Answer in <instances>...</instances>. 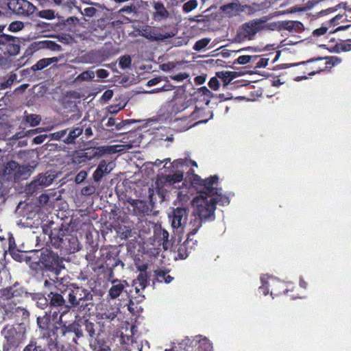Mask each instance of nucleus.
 <instances>
[{
  "label": "nucleus",
  "mask_w": 351,
  "mask_h": 351,
  "mask_svg": "<svg viewBox=\"0 0 351 351\" xmlns=\"http://www.w3.org/2000/svg\"><path fill=\"white\" fill-rule=\"evenodd\" d=\"M24 260L36 274L53 276L56 279L65 269L64 258L49 248L32 251Z\"/></svg>",
  "instance_id": "nucleus-1"
},
{
  "label": "nucleus",
  "mask_w": 351,
  "mask_h": 351,
  "mask_svg": "<svg viewBox=\"0 0 351 351\" xmlns=\"http://www.w3.org/2000/svg\"><path fill=\"white\" fill-rule=\"evenodd\" d=\"M189 171L192 173L191 183L198 193L208 195L215 206L217 204L221 206L230 204L229 197L221 193V189L214 186V184H216L219 180L217 175L211 176L206 179H202L197 174H195L193 169Z\"/></svg>",
  "instance_id": "nucleus-2"
},
{
  "label": "nucleus",
  "mask_w": 351,
  "mask_h": 351,
  "mask_svg": "<svg viewBox=\"0 0 351 351\" xmlns=\"http://www.w3.org/2000/svg\"><path fill=\"white\" fill-rule=\"evenodd\" d=\"M50 242L55 248L65 254H72L80 250V243L68 228H54L49 234Z\"/></svg>",
  "instance_id": "nucleus-3"
},
{
  "label": "nucleus",
  "mask_w": 351,
  "mask_h": 351,
  "mask_svg": "<svg viewBox=\"0 0 351 351\" xmlns=\"http://www.w3.org/2000/svg\"><path fill=\"white\" fill-rule=\"evenodd\" d=\"M62 293L67 299L70 308L77 307L80 309L90 311L89 306H93V295L90 291L82 287H75L71 284L67 286Z\"/></svg>",
  "instance_id": "nucleus-4"
},
{
  "label": "nucleus",
  "mask_w": 351,
  "mask_h": 351,
  "mask_svg": "<svg viewBox=\"0 0 351 351\" xmlns=\"http://www.w3.org/2000/svg\"><path fill=\"white\" fill-rule=\"evenodd\" d=\"M32 173L29 165H20L14 160H9L0 165V182H17L27 180Z\"/></svg>",
  "instance_id": "nucleus-5"
},
{
  "label": "nucleus",
  "mask_w": 351,
  "mask_h": 351,
  "mask_svg": "<svg viewBox=\"0 0 351 351\" xmlns=\"http://www.w3.org/2000/svg\"><path fill=\"white\" fill-rule=\"evenodd\" d=\"M199 195L194 197L192 204L194 207V213L204 219L206 221H214L215 219V211L216 207L212 202L208 195L199 193Z\"/></svg>",
  "instance_id": "nucleus-6"
},
{
  "label": "nucleus",
  "mask_w": 351,
  "mask_h": 351,
  "mask_svg": "<svg viewBox=\"0 0 351 351\" xmlns=\"http://www.w3.org/2000/svg\"><path fill=\"white\" fill-rule=\"evenodd\" d=\"M116 151L112 146L90 147L75 152L73 160L76 164H84L93 159H98L105 154H111Z\"/></svg>",
  "instance_id": "nucleus-7"
},
{
  "label": "nucleus",
  "mask_w": 351,
  "mask_h": 351,
  "mask_svg": "<svg viewBox=\"0 0 351 351\" xmlns=\"http://www.w3.org/2000/svg\"><path fill=\"white\" fill-rule=\"evenodd\" d=\"M6 326L1 333L6 339L3 345V351H21L20 345L25 339V331L18 326Z\"/></svg>",
  "instance_id": "nucleus-8"
},
{
  "label": "nucleus",
  "mask_w": 351,
  "mask_h": 351,
  "mask_svg": "<svg viewBox=\"0 0 351 351\" xmlns=\"http://www.w3.org/2000/svg\"><path fill=\"white\" fill-rule=\"evenodd\" d=\"M23 351H66L55 337H38L32 339Z\"/></svg>",
  "instance_id": "nucleus-9"
},
{
  "label": "nucleus",
  "mask_w": 351,
  "mask_h": 351,
  "mask_svg": "<svg viewBox=\"0 0 351 351\" xmlns=\"http://www.w3.org/2000/svg\"><path fill=\"white\" fill-rule=\"evenodd\" d=\"M104 257V267L101 269V271L98 274H106L108 279L111 280L114 278V271L117 268L120 270L124 269L125 264L120 260L119 252L117 251H108L101 254Z\"/></svg>",
  "instance_id": "nucleus-10"
},
{
  "label": "nucleus",
  "mask_w": 351,
  "mask_h": 351,
  "mask_svg": "<svg viewBox=\"0 0 351 351\" xmlns=\"http://www.w3.org/2000/svg\"><path fill=\"white\" fill-rule=\"evenodd\" d=\"M49 302V313L51 315L52 317L56 318L58 313H60V319L62 315L66 313L70 308L69 303L64 299L65 295L62 293H54L50 291L47 294Z\"/></svg>",
  "instance_id": "nucleus-11"
},
{
  "label": "nucleus",
  "mask_w": 351,
  "mask_h": 351,
  "mask_svg": "<svg viewBox=\"0 0 351 351\" xmlns=\"http://www.w3.org/2000/svg\"><path fill=\"white\" fill-rule=\"evenodd\" d=\"M179 348L184 351H213L212 343L201 336H195L192 339L186 337L179 343Z\"/></svg>",
  "instance_id": "nucleus-12"
},
{
  "label": "nucleus",
  "mask_w": 351,
  "mask_h": 351,
  "mask_svg": "<svg viewBox=\"0 0 351 351\" xmlns=\"http://www.w3.org/2000/svg\"><path fill=\"white\" fill-rule=\"evenodd\" d=\"M138 34L145 37L150 41L165 40L169 38L174 37L177 34V31H171L164 34L160 33L154 27L148 25L147 24L140 26L139 28H136Z\"/></svg>",
  "instance_id": "nucleus-13"
},
{
  "label": "nucleus",
  "mask_w": 351,
  "mask_h": 351,
  "mask_svg": "<svg viewBox=\"0 0 351 351\" xmlns=\"http://www.w3.org/2000/svg\"><path fill=\"white\" fill-rule=\"evenodd\" d=\"M265 23H243L237 30L234 40L242 43L246 40H252L255 34L266 27Z\"/></svg>",
  "instance_id": "nucleus-14"
},
{
  "label": "nucleus",
  "mask_w": 351,
  "mask_h": 351,
  "mask_svg": "<svg viewBox=\"0 0 351 351\" xmlns=\"http://www.w3.org/2000/svg\"><path fill=\"white\" fill-rule=\"evenodd\" d=\"M7 5L14 13L25 16H34L37 8L27 0H8Z\"/></svg>",
  "instance_id": "nucleus-15"
},
{
  "label": "nucleus",
  "mask_w": 351,
  "mask_h": 351,
  "mask_svg": "<svg viewBox=\"0 0 351 351\" xmlns=\"http://www.w3.org/2000/svg\"><path fill=\"white\" fill-rule=\"evenodd\" d=\"M20 41L14 36L7 34H0V50L3 51L4 54L9 56H16L20 51Z\"/></svg>",
  "instance_id": "nucleus-16"
},
{
  "label": "nucleus",
  "mask_w": 351,
  "mask_h": 351,
  "mask_svg": "<svg viewBox=\"0 0 351 351\" xmlns=\"http://www.w3.org/2000/svg\"><path fill=\"white\" fill-rule=\"evenodd\" d=\"M51 315L49 311L45 312V315L37 318V324L39 328V337H55L56 329L58 326L51 323Z\"/></svg>",
  "instance_id": "nucleus-17"
},
{
  "label": "nucleus",
  "mask_w": 351,
  "mask_h": 351,
  "mask_svg": "<svg viewBox=\"0 0 351 351\" xmlns=\"http://www.w3.org/2000/svg\"><path fill=\"white\" fill-rule=\"evenodd\" d=\"M195 26L187 27L184 26L183 27L174 28L172 31H177V34L174 36L175 37L172 40V44L176 47H180L188 44L189 39L195 36Z\"/></svg>",
  "instance_id": "nucleus-18"
},
{
  "label": "nucleus",
  "mask_w": 351,
  "mask_h": 351,
  "mask_svg": "<svg viewBox=\"0 0 351 351\" xmlns=\"http://www.w3.org/2000/svg\"><path fill=\"white\" fill-rule=\"evenodd\" d=\"M220 8L223 13L228 17L240 15L242 13L250 14L252 12V9L250 6L247 5H242L238 1L223 5L221 6Z\"/></svg>",
  "instance_id": "nucleus-19"
},
{
  "label": "nucleus",
  "mask_w": 351,
  "mask_h": 351,
  "mask_svg": "<svg viewBox=\"0 0 351 351\" xmlns=\"http://www.w3.org/2000/svg\"><path fill=\"white\" fill-rule=\"evenodd\" d=\"M27 291L25 289L18 283H15L13 286L7 287L1 289L0 294L3 299H13L14 300L22 301L27 296Z\"/></svg>",
  "instance_id": "nucleus-20"
},
{
  "label": "nucleus",
  "mask_w": 351,
  "mask_h": 351,
  "mask_svg": "<svg viewBox=\"0 0 351 351\" xmlns=\"http://www.w3.org/2000/svg\"><path fill=\"white\" fill-rule=\"evenodd\" d=\"M189 209L186 207H178L174 208L172 213L169 215L171 221L173 228H182L186 223Z\"/></svg>",
  "instance_id": "nucleus-21"
},
{
  "label": "nucleus",
  "mask_w": 351,
  "mask_h": 351,
  "mask_svg": "<svg viewBox=\"0 0 351 351\" xmlns=\"http://www.w3.org/2000/svg\"><path fill=\"white\" fill-rule=\"evenodd\" d=\"M69 328V324L66 326L65 324H60L58 328L56 329L55 338L60 337L62 341L66 342L70 346L78 345V341H76L73 330Z\"/></svg>",
  "instance_id": "nucleus-22"
},
{
  "label": "nucleus",
  "mask_w": 351,
  "mask_h": 351,
  "mask_svg": "<svg viewBox=\"0 0 351 351\" xmlns=\"http://www.w3.org/2000/svg\"><path fill=\"white\" fill-rule=\"evenodd\" d=\"M119 313V308L114 307L111 304H101L97 308L96 317L97 319H106L108 322L113 320Z\"/></svg>",
  "instance_id": "nucleus-23"
},
{
  "label": "nucleus",
  "mask_w": 351,
  "mask_h": 351,
  "mask_svg": "<svg viewBox=\"0 0 351 351\" xmlns=\"http://www.w3.org/2000/svg\"><path fill=\"white\" fill-rule=\"evenodd\" d=\"M5 300L4 303V309L7 313H12L16 314H21L23 318L29 317L28 311L23 306H20L22 304V301L14 300L13 299H3Z\"/></svg>",
  "instance_id": "nucleus-24"
},
{
  "label": "nucleus",
  "mask_w": 351,
  "mask_h": 351,
  "mask_svg": "<svg viewBox=\"0 0 351 351\" xmlns=\"http://www.w3.org/2000/svg\"><path fill=\"white\" fill-rule=\"evenodd\" d=\"M97 251V247L91 246L86 254V259L88 262L92 269L95 273L98 274V272L101 271V269L104 267V263H102V261L97 256L96 254Z\"/></svg>",
  "instance_id": "nucleus-25"
},
{
  "label": "nucleus",
  "mask_w": 351,
  "mask_h": 351,
  "mask_svg": "<svg viewBox=\"0 0 351 351\" xmlns=\"http://www.w3.org/2000/svg\"><path fill=\"white\" fill-rule=\"evenodd\" d=\"M197 240L187 237L186 241L178 247L177 252L178 258L182 260L186 258L193 248L197 245Z\"/></svg>",
  "instance_id": "nucleus-26"
},
{
  "label": "nucleus",
  "mask_w": 351,
  "mask_h": 351,
  "mask_svg": "<svg viewBox=\"0 0 351 351\" xmlns=\"http://www.w3.org/2000/svg\"><path fill=\"white\" fill-rule=\"evenodd\" d=\"M80 322H82V326H84V330L88 333L90 340L101 335V334L104 332L101 328L97 330V324H98L99 326L104 327V322L101 323V322H98L97 324H95L87 319Z\"/></svg>",
  "instance_id": "nucleus-27"
},
{
  "label": "nucleus",
  "mask_w": 351,
  "mask_h": 351,
  "mask_svg": "<svg viewBox=\"0 0 351 351\" xmlns=\"http://www.w3.org/2000/svg\"><path fill=\"white\" fill-rule=\"evenodd\" d=\"M261 281L262 285L259 287L260 292H262L263 294L267 295L269 292V288H271V295H274V286L279 284L278 280L273 277H269L267 275H263L261 276Z\"/></svg>",
  "instance_id": "nucleus-28"
},
{
  "label": "nucleus",
  "mask_w": 351,
  "mask_h": 351,
  "mask_svg": "<svg viewBox=\"0 0 351 351\" xmlns=\"http://www.w3.org/2000/svg\"><path fill=\"white\" fill-rule=\"evenodd\" d=\"M206 113V110L204 108H199L197 107H195V109L190 112L189 117L192 121L197 120L194 123H191L187 128H190L192 126H194L195 125L199 124V123H206L212 117L210 115L209 117H204V114Z\"/></svg>",
  "instance_id": "nucleus-29"
},
{
  "label": "nucleus",
  "mask_w": 351,
  "mask_h": 351,
  "mask_svg": "<svg viewBox=\"0 0 351 351\" xmlns=\"http://www.w3.org/2000/svg\"><path fill=\"white\" fill-rule=\"evenodd\" d=\"M121 343L125 351H142L141 343L134 340L132 337L121 335Z\"/></svg>",
  "instance_id": "nucleus-30"
},
{
  "label": "nucleus",
  "mask_w": 351,
  "mask_h": 351,
  "mask_svg": "<svg viewBox=\"0 0 351 351\" xmlns=\"http://www.w3.org/2000/svg\"><path fill=\"white\" fill-rule=\"evenodd\" d=\"M110 280L112 282V286L108 291V295L112 299H116L123 293L125 285H128V284L125 280L121 281L114 278Z\"/></svg>",
  "instance_id": "nucleus-31"
},
{
  "label": "nucleus",
  "mask_w": 351,
  "mask_h": 351,
  "mask_svg": "<svg viewBox=\"0 0 351 351\" xmlns=\"http://www.w3.org/2000/svg\"><path fill=\"white\" fill-rule=\"evenodd\" d=\"M152 7L154 9L153 18L155 21H162L167 19L169 16V12L167 10L162 3L154 1L152 3Z\"/></svg>",
  "instance_id": "nucleus-32"
},
{
  "label": "nucleus",
  "mask_w": 351,
  "mask_h": 351,
  "mask_svg": "<svg viewBox=\"0 0 351 351\" xmlns=\"http://www.w3.org/2000/svg\"><path fill=\"white\" fill-rule=\"evenodd\" d=\"M204 221L201 217L197 216L196 214L193 213L192 215V218L189 224V231L187 234V237L190 238H193V236L197 232L199 229L202 226V222Z\"/></svg>",
  "instance_id": "nucleus-33"
},
{
  "label": "nucleus",
  "mask_w": 351,
  "mask_h": 351,
  "mask_svg": "<svg viewBox=\"0 0 351 351\" xmlns=\"http://www.w3.org/2000/svg\"><path fill=\"white\" fill-rule=\"evenodd\" d=\"M149 276L147 274H138L137 278L133 280V285L135 286L136 293L141 295V291L144 290L149 285Z\"/></svg>",
  "instance_id": "nucleus-34"
},
{
  "label": "nucleus",
  "mask_w": 351,
  "mask_h": 351,
  "mask_svg": "<svg viewBox=\"0 0 351 351\" xmlns=\"http://www.w3.org/2000/svg\"><path fill=\"white\" fill-rule=\"evenodd\" d=\"M90 347L93 351H110L108 342L101 335L89 341Z\"/></svg>",
  "instance_id": "nucleus-35"
},
{
  "label": "nucleus",
  "mask_w": 351,
  "mask_h": 351,
  "mask_svg": "<svg viewBox=\"0 0 351 351\" xmlns=\"http://www.w3.org/2000/svg\"><path fill=\"white\" fill-rule=\"evenodd\" d=\"M109 173L110 170L108 169V164L106 161L105 160H101L93 174V179L95 182H99L105 175Z\"/></svg>",
  "instance_id": "nucleus-36"
},
{
  "label": "nucleus",
  "mask_w": 351,
  "mask_h": 351,
  "mask_svg": "<svg viewBox=\"0 0 351 351\" xmlns=\"http://www.w3.org/2000/svg\"><path fill=\"white\" fill-rule=\"evenodd\" d=\"M169 269L158 268L154 270L156 280L158 282L169 284L173 280V277L169 275Z\"/></svg>",
  "instance_id": "nucleus-37"
},
{
  "label": "nucleus",
  "mask_w": 351,
  "mask_h": 351,
  "mask_svg": "<svg viewBox=\"0 0 351 351\" xmlns=\"http://www.w3.org/2000/svg\"><path fill=\"white\" fill-rule=\"evenodd\" d=\"M130 204L133 208V214L134 215H141L148 211V206L144 201L134 199Z\"/></svg>",
  "instance_id": "nucleus-38"
},
{
  "label": "nucleus",
  "mask_w": 351,
  "mask_h": 351,
  "mask_svg": "<svg viewBox=\"0 0 351 351\" xmlns=\"http://www.w3.org/2000/svg\"><path fill=\"white\" fill-rule=\"evenodd\" d=\"M169 232L163 230L161 232V239H162V246L165 250H174L173 247L176 245V241H177L176 238L171 237V239H169ZM180 241V238L178 239V243Z\"/></svg>",
  "instance_id": "nucleus-39"
},
{
  "label": "nucleus",
  "mask_w": 351,
  "mask_h": 351,
  "mask_svg": "<svg viewBox=\"0 0 351 351\" xmlns=\"http://www.w3.org/2000/svg\"><path fill=\"white\" fill-rule=\"evenodd\" d=\"M182 172H176L172 175H167L161 178V181L168 187L171 188L176 183L180 182L183 179Z\"/></svg>",
  "instance_id": "nucleus-40"
},
{
  "label": "nucleus",
  "mask_w": 351,
  "mask_h": 351,
  "mask_svg": "<svg viewBox=\"0 0 351 351\" xmlns=\"http://www.w3.org/2000/svg\"><path fill=\"white\" fill-rule=\"evenodd\" d=\"M216 76L220 78L223 82V86L228 85L232 80L239 76V73L237 71H218L216 73Z\"/></svg>",
  "instance_id": "nucleus-41"
},
{
  "label": "nucleus",
  "mask_w": 351,
  "mask_h": 351,
  "mask_svg": "<svg viewBox=\"0 0 351 351\" xmlns=\"http://www.w3.org/2000/svg\"><path fill=\"white\" fill-rule=\"evenodd\" d=\"M58 62V58L56 57L53 58H43L38 60L35 64H34L30 70L33 71L42 70L52 63H57Z\"/></svg>",
  "instance_id": "nucleus-42"
},
{
  "label": "nucleus",
  "mask_w": 351,
  "mask_h": 351,
  "mask_svg": "<svg viewBox=\"0 0 351 351\" xmlns=\"http://www.w3.org/2000/svg\"><path fill=\"white\" fill-rule=\"evenodd\" d=\"M82 132L83 129L81 128H75L72 130L69 129L67 135L63 139V142L66 144L75 143V139L82 134Z\"/></svg>",
  "instance_id": "nucleus-43"
},
{
  "label": "nucleus",
  "mask_w": 351,
  "mask_h": 351,
  "mask_svg": "<svg viewBox=\"0 0 351 351\" xmlns=\"http://www.w3.org/2000/svg\"><path fill=\"white\" fill-rule=\"evenodd\" d=\"M156 190L158 194L160 196L162 200H165L166 198L169 197V188L161 181V178L156 180Z\"/></svg>",
  "instance_id": "nucleus-44"
},
{
  "label": "nucleus",
  "mask_w": 351,
  "mask_h": 351,
  "mask_svg": "<svg viewBox=\"0 0 351 351\" xmlns=\"http://www.w3.org/2000/svg\"><path fill=\"white\" fill-rule=\"evenodd\" d=\"M187 108L188 107L184 101L181 99H176L173 102L171 105V113L176 114L178 112H181Z\"/></svg>",
  "instance_id": "nucleus-45"
},
{
  "label": "nucleus",
  "mask_w": 351,
  "mask_h": 351,
  "mask_svg": "<svg viewBox=\"0 0 351 351\" xmlns=\"http://www.w3.org/2000/svg\"><path fill=\"white\" fill-rule=\"evenodd\" d=\"M69 328L73 330L74 337L76 341L84 337L83 330L82 326L77 322H73L69 324Z\"/></svg>",
  "instance_id": "nucleus-46"
},
{
  "label": "nucleus",
  "mask_w": 351,
  "mask_h": 351,
  "mask_svg": "<svg viewBox=\"0 0 351 351\" xmlns=\"http://www.w3.org/2000/svg\"><path fill=\"white\" fill-rule=\"evenodd\" d=\"M25 121L29 124L30 126L34 127L38 125L41 121V117L38 114H30L24 116Z\"/></svg>",
  "instance_id": "nucleus-47"
},
{
  "label": "nucleus",
  "mask_w": 351,
  "mask_h": 351,
  "mask_svg": "<svg viewBox=\"0 0 351 351\" xmlns=\"http://www.w3.org/2000/svg\"><path fill=\"white\" fill-rule=\"evenodd\" d=\"M198 94L200 96L203 97V101L205 102L206 105L209 104L210 99L213 96V93L210 90H208L206 86H202L199 88L198 90Z\"/></svg>",
  "instance_id": "nucleus-48"
},
{
  "label": "nucleus",
  "mask_w": 351,
  "mask_h": 351,
  "mask_svg": "<svg viewBox=\"0 0 351 351\" xmlns=\"http://www.w3.org/2000/svg\"><path fill=\"white\" fill-rule=\"evenodd\" d=\"M259 58L258 56L243 55L238 57L234 62V64H245L250 62H254Z\"/></svg>",
  "instance_id": "nucleus-49"
},
{
  "label": "nucleus",
  "mask_w": 351,
  "mask_h": 351,
  "mask_svg": "<svg viewBox=\"0 0 351 351\" xmlns=\"http://www.w3.org/2000/svg\"><path fill=\"white\" fill-rule=\"evenodd\" d=\"M34 16H39L40 18L52 20L55 19V12L53 10H43L38 11L34 13Z\"/></svg>",
  "instance_id": "nucleus-50"
},
{
  "label": "nucleus",
  "mask_w": 351,
  "mask_h": 351,
  "mask_svg": "<svg viewBox=\"0 0 351 351\" xmlns=\"http://www.w3.org/2000/svg\"><path fill=\"white\" fill-rule=\"evenodd\" d=\"M211 39L208 38H204L198 40L194 44L193 49L196 51H200L204 49L210 42Z\"/></svg>",
  "instance_id": "nucleus-51"
},
{
  "label": "nucleus",
  "mask_w": 351,
  "mask_h": 351,
  "mask_svg": "<svg viewBox=\"0 0 351 351\" xmlns=\"http://www.w3.org/2000/svg\"><path fill=\"white\" fill-rule=\"evenodd\" d=\"M132 60L130 56L125 55L119 58V64L123 69H128L130 66Z\"/></svg>",
  "instance_id": "nucleus-52"
},
{
  "label": "nucleus",
  "mask_w": 351,
  "mask_h": 351,
  "mask_svg": "<svg viewBox=\"0 0 351 351\" xmlns=\"http://www.w3.org/2000/svg\"><path fill=\"white\" fill-rule=\"evenodd\" d=\"M197 5V0H189L183 5L182 10L185 12H189L195 9Z\"/></svg>",
  "instance_id": "nucleus-53"
},
{
  "label": "nucleus",
  "mask_w": 351,
  "mask_h": 351,
  "mask_svg": "<svg viewBox=\"0 0 351 351\" xmlns=\"http://www.w3.org/2000/svg\"><path fill=\"white\" fill-rule=\"evenodd\" d=\"M69 128L60 130L51 134V138L56 141H62L66 136Z\"/></svg>",
  "instance_id": "nucleus-54"
},
{
  "label": "nucleus",
  "mask_w": 351,
  "mask_h": 351,
  "mask_svg": "<svg viewBox=\"0 0 351 351\" xmlns=\"http://www.w3.org/2000/svg\"><path fill=\"white\" fill-rule=\"evenodd\" d=\"M54 178L51 176V175L46 176H40L38 181L40 182V185H43L44 186H49L53 181Z\"/></svg>",
  "instance_id": "nucleus-55"
},
{
  "label": "nucleus",
  "mask_w": 351,
  "mask_h": 351,
  "mask_svg": "<svg viewBox=\"0 0 351 351\" xmlns=\"http://www.w3.org/2000/svg\"><path fill=\"white\" fill-rule=\"evenodd\" d=\"M117 232L120 234L122 239H127L131 236L132 229L130 227L124 226V228H122V227L120 226Z\"/></svg>",
  "instance_id": "nucleus-56"
},
{
  "label": "nucleus",
  "mask_w": 351,
  "mask_h": 351,
  "mask_svg": "<svg viewBox=\"0 0 351 351\" xmlns=\"http://www.w3.org/2000/svg\"><path fill=\"white\" fill-rule=\"evenodd\" d=\"M36 306L42 309H45L47 307L49 308V298L39 297L36 301Z\"/></svg>",
  "instance_id": "nucleus-57"
},
{
  "label": "nucleus",
  "mask_w": 351,
  "mask_h": 351,
  "mask_svg": "<svg viewBox=\"0 0 351 351\" xmlns=\"http://www.w3.org/2000/svg\"><path fill=\"white\" fill-rule=\"evenodd\" d=\"M174 86L170 84L169 82H167L165 85H163L161 88H156L153 89L151 93H159L160 91H169L171 90L174 88Z\"/></svg>",
  "instance_id": "nucleus-58"
},
{
  "label": "nucleus",
  "mask_w": 351,
  "mask_h": 351,
  "mask_svg": "<svg viewBox=\"0 0 351 351\" xmlns=\"http://www.w3.org/2000/svg\"><path fill=\"white\" fill-rule=\"evenodd\" d=\"M95 186L93 185H88L83 187L81 190V193L83 195L89 196L95 193Z\"/></svg>",
  "instance_id": "nucleus-59"
},
{
  "label": "nucleus",
  "mask_w": 351,
  "mask_h": 351,
  "mask_svg": "<svg viewBox=\"0 0 351 351\" xmlns=\"http://www.w3.org/2000/svg\"><path fill=\"white\" fill-rule=\"evenodd\" d=\"M219 82L217 76L211 77L208 82L209 87L213 90H217L219 88Z\"/></svg>",
  "instance_id": "nucleus-60"
},
{
  "label": "nucleus",
  "mask_w": 351,
  "mask_h": 351,
  "mask_svg": "<svg viewBox=\"0 0 351 351\" xmlns=\"http://www.w3.org/2000/svg\"><path fill=\"white\" fill-rule=\"evenodd\" d=\"M189 77L187 73H180L177 75L170 76V77L177 82H182Z\"/></svg>",
  "instance_id": "nucleus-61"
},
{
  "label": "nucleus",
  "mask_w": 351,
  "mask_h": 351,
  "mask_svg": "<svg viewBox=\"0 0 351 351\" xmlns=\"http://www.w3.org/2000/svg\"><path fill=\"white\" fill-rule=\"evenodd\" d=\"M327 30H328V27H322L317 28L313 32V36L315 37L321 36L325 34L326 33Z\"/></svg>",
  "instance_id": "nucleus-62"
},
{
  "label": "nucleus",
  "mask_w": 351,
  "mask_h": 351,
  "mask_svg": "<svg viewBox=\"0 0 351 351\" xmlns=\"http://www.w3.org/2000/svg\"><path fill=\"white\" fill-rule=\"evenodd\" d=\"M24 27V23H10L8 29L11 32H18Z\"/></svg>",
  "instance_id": "nucleus-63"
},
{
  "label": "nucleus",
  "mask_w": 351,
  "mask_h": 351,
  "mask_svg": "<svg viewBox=\"0 0 351 351\" xmlns=\"http://www.w3.org/2000/svg\"><path fill=\"white\" fill-rule=\"evenodd\" d=\"M86 172L85 171H81L75 176V181L76 183H81L86 179Z\"/></svg>",
  "instance_id": "nucleus-64"
}]
</instances>
